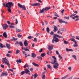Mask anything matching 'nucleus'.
Returning a JSON list of instances; mask_svg holds the SVG:
<instances>
[{"label": "nucleus", "mask_w": 79, "mask_h": 79, "mask_svg": "<svg viewBox=\"0 0 79 79\" xmlns=\"http://www.w3.org/2000/svg\"><path fill=\"white\" fill-rule=\"evenodd\" d=\"M2 62L6 64H7L9 67V68H10V64L9 63V61H8V60H7L6 58H3L2 59Z\"/></svg>", "instance_id": "obj_1"}, {"label": "nucleus", "mask_w": 79, "mask_h": 79, "mask_svg": "<svg viewBox=\"0 0 79 79\" xmlns=\"http://www.w3.org/2000/svg\"><path fill=\"white\" fill-rule=\"evenodd\" d=\"M57 35V34H54V35L53 38L52 40V42L53 44L54 43V41L56 42H59V39H58V38L56 37Z\"/></svg>", "instance_id": "obj_2"}, {"label": "nucleus", "mask_w": 79, "mask_h": 79, "mask_svg": "<svg viewBox=\"0 0 79 79\" xmlns=\"http://www.w3.org/2000/svg\"><path fill=\"white\" fill-rule=\"evenodd\" d=\"M6 6L7 8H11V6H13V4L12 2H9L6 3Z\"/></svg>", "instance_id": "obj_3"}, {"label": "nucleus", "mask_w": 79, "mask_h": 79, "mask_svg": "<svg viewBox=\"0 0 79 79\" xmlns=\"http://www.w3.org/2000/svg\"><path fill=\"white\" fill-rule=\"evenodd\" d=\"M18 5L19 7L21 8H22L23 10H26V7H25V6H23L21 5V4H20V3H18Z\"/></svg>", "instance_id": "obj_4"}, {"label": "nucleus", "mask_w": 79, "mask_h": 79, "mask_svg": "<svg viewBox=\"0 0 79 79\" xmlns=\"http://www.w3.org/2000/svg\"><path fill=\"white\" fill-rule=\"evenodd\" d=\"M58 66H59V64L57 63H55V64L53 65V67L54 69H57Z\"/></svg>", "instance_id": "obj_5"}, {"label": "nucleus", "mask_w": 79, "mask_h": 79, "mask_svg": "<svg viewBox=\"0 0 79 79\" xmlns=\"http://www.w3.org/2000/svg\"><path fill=\"white\" fill-rule=\"evenodd\" d=\"M48 48L49 51H51V50H52L53 48V44H51L50 45H49Z\"/></svg>", "instance_id": "obj_6"}, {"label": "nucleus", "mask_w": 79, "mask_h": 79, "mask_svg": "<svg viewBox=\"0 0 79 79\" xmlns=\"http://www.w3.org/2000/svg\"><path fill=\"white\" fill-rule=\"evenodd\" d=\"M2 27L4 30H6L8 27V25L7 24H4L2 25Z\"/></svg>", "instance_id": "obj_7"}, {"label": "nucleus", "mask_w": 79, "mask_h": 79, "mask_svg": "<svg viewBox=\"0 0 79 79\" xmlns=\"http://www.w3.org/2000/svg\"><path fill=\"white\" fill-rule=\"evenodd\" d=\"M58 21L60 23H65V24H68V22H65V21H64L63 20L60 19H58Z\"/></svg>", "instance_id": "obj_8"}, {"label": "nucleus", "mask_w": 79, "mask_h": 79, "mask_svg": "<svg viewBox=\"0 0 79 79\" xmlns=\"http://www.w3.org/2000/svg\"><path fill=\"white\" fill-rule=\"evenodd\" d=\"M31 6H40V3L36 2L34 4H31Z\"/></svg>", "instance_id": "obj_9"}, {"label": "nucleus", "mask_w": 79, "mask_h": 79, "mask_svg": "<svg viewBox=\"0 0 79 79\" xmlns=\"http://www.w3.org/2000/svg\"><path fill=\"white\" fill-rule=\"evenodd\" d=\"M8 75V73L7 72H2L1 74V76H7Z\"/></svg>", "instance_id": "obj_10"}, {"label": "nucleus", "mask_w": 79, "mask_h": 79, "mask_svg": "<svg viewBox=\"0 0 79 79\" xmlns=\"http://www.w3.org/2000/svg\"><path fill=\"white\" fill-rule=\"evenodd\" d=\"M71 41H72L75 44H77V42H76V41L73 38H71L70 40Z\"/></svg>", "instance_id": "obj_11"}, {"label": "nucleus", "mask_w": 79, "mask_h": 79, "mask_svg": "<svg viewBox=\"0 0 79 79\" xmlns=\"http://www.w3.org/2000/svg\"><path fill=\"white\" fill-rule=\"evenodd\" d=\"M45 9L43 8L42 10L40 9V11L39 13H45Z\"/></svg>", "instance_id": "obj_12"}, {"label": "nucleus", "mask_w": 79, "mask_h": 79, "mask_svg": "<svg viewBox=\"0 0 79 79\" xmlns=\"http://www.w3.org/2000/svg\"><path fill=\"white\" fill-rule=\"evenodd\" d=\"M24 45L25 46H28V43H27V41L25 40V42H24Z\"/></svg>", "instance_id": "obj_13"}, {"label": "nucleus", "mask_w": 79, "mask_h": 79, "mask_svg": "<svg viewBox=\"0 0 79 79\" xmlns=\"http://www.w3.org/2000/svg\"><path fill=\"white\" fill-rule=\"evenodd\" d=\"M3 35L5 38H7V34H6V32H4L3 33Z\"/></svg>", "instance_id": "obj_14"}, {"label": "nucleus", "mask_w": 79, "mask_h": 79, "mask_svg": "<svg viewBox=\"0 0 79 79\" xmlns=\"http://www.w3.org/2000/svg\"><path fill=\"white\" fill-rule=\"evenodd\" d=\"M24 71H25V73H26V74H27V73H30V71H29V70L27 69H25Z\"/></svg>", "instance_id": "obj_15"}, {"label": "nucleus", "mask_w": 79, "mask_h": 79, "mask_svg": "<svg viewBox=\"0 0 79 79\" xmlns=\"http://www.w3.org/2000/svg\"><path fill=\"white\" fill-rule=\"evenodd\" d=\"M31 57L32 58H35L36 57V54L34 53H31Z\"/></svg>", "instance_id": "obj_16"}, {"label": "nucleus", "mask_w": 79, "mask_h": 79, "mask_svg": "<svg viewBox=\"0 0 79 79\" xmlns=\"http://www.w3.org/2000/svg\"><path fill=\"white\" fill-rule=\"evenodd\" d=\"M51 8H50V7L48 6L44 8V10H45V11H48V10H50Z\"/></svg>", "instance_id": "obj_17"}, {"label": "nucleus", "mask_w": 79, "mask_h": 79, "mask_svg": "<svg viewBox=\"0 0 79 79\" xmlns=\"http://www.w3.org/2000/svg\"><path fill=\"white\" fill-rule=\"evenodd\" d=\"M16 61L18 64H19V63H21L22 62V61H21L20 59H19V60H17Z\"/></svg>", "instance_id": "obj_18"}, {"label": "nucleus", "mask_w": 79, "mask_h": 79, "mask_svg": "<svg viewBox=\"0 0 79 79\" xmlns=\"http://www.w3.org/2000/svg\"><path fill=\"white\" fill-rule=\"evenodd\" d=\"M37 58H38V60L40 61V60H42V57L40 56H38L37 57Z\"/></svg>", "instance_id": "obj_19"}, {"label": "nucleus", "mask_w": 79, "mask_h": 79, "mask_svg": "<svg viewBox=\"0 0 79 79\" xmlns=\"http://www.w3.org/2000/svg\"><path fill=\"white\" fill-rule=\"evenodd\" d=\"M0 48H3V47L5 48V47H6V46H5V45H3V44L2 43H0Z\"/></svg>", "instance_id": "obj_20"}, {"label": "nucleus", "mask_w": 79, "mask_h": 79, "mask_svg": "<svg viewBox=\"0 0 79 79\" xmlns=\"http://www.w3.org/2000/svg\"><path fill=\"white\" fill-rule=\"evenodd\" d=\"M57 31V27L56 26H54V32H56Z\"/></svg>", "instance_id": "obj_21"}, {"label": "nucleus", "mask_w": 79, "mask_h": 79, "mask_svg": "<svg viewBox=\"0 0 79 79\" xmlns=\"http://www.w3.org/2000/svg\"><path fill=\"white\" fill-rule=\"evenodd\" d=\"M66 52H73V50L71 49H68V48H66Z\"/></svg>", "instance_id": "obj_22"}, {"label": "nucleus", "mask_w": 79, "mask_h": 79, "mask_svg": "<svg viewBox=\"0 0 79 79\" xmlns=\"http://www.w3.org/2000/svg\"><path fill=\"white\" fill-rule=\"evenodd\" d=\"M22 53L24 55L25 58H27V54H26V53H27L26 52H25V51H22Z\"/></svg>", "instance_id": "obj_23"}, {"label": "nucleus", "mask_w": 79, "mask_h": 79, "mask_svg": "<svg viewBox=\"0 0 79 79\" xmlns=\"http://www.w3.org/2000/svg\"><path fill=\"white\" fill-rule=\"evenodd\" d=\"M6 45L7 48H9V49H10V48H11V47H10V45L9 44L6 43Z\"/></svg>", "instance_id": "obj_24"}, {"label": "nucleus", "mask_w": 79, "mask_h": 79, "mask_svg": "<svg viewBox=\"0 0 79 79\" xmlns=\"http://www.w3.org/2000/svg\"><path fill=\"white\" fill-rule=\"evenodd\" d=\"M32 64L34 66H37V67H39V64H37L34 62L32 63Z\"/></svg>", "instance_id": "obj_25"}, {"label": "nucleus", "mask_w": 79, "mask_h": 79, "mask_svg": "<svg viewBox=\"0 0 79 79\" xmlns=\"http://www.w3.org/2000/svg\"><path fill=\"white\" fill-rule=\"evenodd\" d=\"M60 30L61 31H62V32H66V29L62 28H61L60 29Z\"/></svg>", "instance_id": "obj_26"}, {"label": "nucleus", "mask_w": 79, "mask_h": 79, "mask_svg": "<svg viewBox=\"0 0 79 79\" xmlns=\"http://www.w3.org/2000/svg\"><path fill=\"white\" fill-rule=\"evenodd\" d=\"M16 32H21L22 31L21 30H19V29L16 28Z\"/></svg>", "instance_id": "obj_27"}, {"label": "nucleus", "mask_w": 79, "mask_h": 79, "mask_svg": "<svg viewBox=\"0 0 79 79\" xmlns=\"http://www.w3.org/2000/svg\"><path fill=\"white\" fill-rule=\"evenodd\" d=\"M8 8H7V10L9 13H11V7H7Z\"/></svg>", "instance_id": "obj_28"}, {"label": "nucleus", "mask_w": 79, "mask_h": 79, "mask_svg": "<svg viewBox=\"0 0 79 79\" xmlns=\"http://www.w3.org/2000/svg\"><path fill=\"white\" fill-rule=\"evenodd\" d=\"M19 44L20 45L21 47H23V42H19Z\"/></svg>", "instance_id": "obj_29"}, {"label": "nucleus", "mask_w": 79, "mask_h": 79, "mask_svg": "<svg viewBox=\"0 0 79 79\" xmlns=\"http://www.w3.org/2000/svg\"><path fill=\"white\" fill-rule=\"evenodd\" d=\"M72 57H73V58H74V59H75V60H77V58H76V56L74 55H72Z\"/></svg>", "instance_id": "obj_30"}, {"label": "nucleus", "mask_w": 79, "mask_h": 79, "mask_svg": "<svg viewBox=\"0 0 79 79\" xmlns=\"http://www.w3.org/2000/svg\"><path fill=\"white\" fill-rule=\"evenodd\" d=\"M46 31L48 32V33H49L50 32V28H49V27H48L46 28Z\"/></svg>", "instance_id": "obj_31"}, {"label": "nucleus", "mask_w": 79, "mask_h": 79, "mask_svg": "<svg viewBox=\"0 0 79 79\" xmlns=\"http://www.w3.org/2000/svg\"><path fill=\"white\" fill-rule=\"evenodd\" d=\"M56 37H57L60 38V39H63V36H61L58 35H57Z\"/></svg>", "instance_id": "obj_32"}, {"label": "nucleus", "mask_w": 79, "mask_h": 79, "mask_svg": "<svg viewBox=\"0 0 79 79\" xmlns=\"http://www.w3.org/2000/svg\"><path fill=\"white\" fill-rule=\"evenodd\" d=\"M33 76H34V79H35L37 76H38V75L37 73H35L34 75Z\"/></svg>", "instance_id": "obj_33"}, {"label": "nucleus", "mask_w": 79, "mask_h": 79, "mask_svg": "<svg viewBox=\"0 0 79 79\" xmlns=\"http://www.w3.org/2000/svg\"><path fill=\"white\" fill-rule=\"evenodd\" d=\"M19 52H20V51H19V50L17 49L16 50L15 54L16 55H18V53H19Z\"/></svg>", "instance_id": "obj_34"}, {"label": "nucleus", "mask_w": 79, "mask_h": 79, "mask_svg": "<svg viewBox=\"0 0 79 79\" xmlns=\"http://www.w3.org/2000/svg\"><path fill=\"white\" fill-rule=\"evenodd\" d=\"M40 56L42 57H44L45 56V53H42L40 55Z\"/></svg>", "instance_id": "obj_35"}, {"label": "nucleus", "mask_w": 79, "mask_h": 79, "mask_svg": "<svg viewBox=\"0 0 79 79\" xmlns=\"http://www.w3.org/2000/svg\"><path fill=\"white\" fill-rule=\"evenodd\" d=\"M9 27L10 29H12L13 28H15V26L12 25H10Z\"/></svg>", "instance_id": "obj_36"}, {"label": "nucleus", "mask_w": 79, "mask_h": 79, "mask_svg": "<svg viewBox=\"0 0 79 79\" xmlns=\"http://www.w3.org/2000/svg\"><path fill=\"white\" fill-rule=\"evenodd\" d=\"M64 44H69V42H68V41H66L64 40Z\"/></svg>", "instance_id": "obj_37"}, {"label": "nucleus", "mask_w": 79, "mask_h": 79, "mask_svg": "<svg viewBox=\"0 0 79 79\" xmlns=\"http://www.w3.org/2000/svg\"><path fill=\"white\" fill-rule=\"evenodd\" d=\"M68 75H67L66 76H65V77H62L61 78L62 79H66V78L67 77H68Z\"/></svg>", "instance_id": "obj_38"}, {"label": "nucleus", "mask_w": 79, "mask_h": 79, "mask_svg": "<svg viewBox=\"0 0 79 79\" xmlns=\"http://www.w3.org/2000/svg\"><path fill=\"white\" fill-rule=\"evenodd\" d=\"M47 66L48 68H49V69H51V68H52V67L51 66H50V64L47 65Z\"/></svg>", "instance_id": "obj_39"}, {"label": "nucleus", "mask_w": 79, "mask_h": 79, "mask_svg": "<svg viewBox=\"0 0 79 79\" xmlns=\"http://www.w3.org/2000/svg\"><path fill=\"white\" fill-rule=\"evenodd\" d=\"M24 73H25V71H23L21 73V75H23V74H24Z\"/></svg>", "instance_id": "obj_40"}, {"label": "nucleus", "mask_w": 79, "mask_h": 79, "mask_svg": "<svg viewBox=\"0 0 79 79\" xmlns=\"http://www.w3.org/2000/svg\"><path fill=\"white\" fill-rule=\"evenodd\" d=\"M33 38V36H30L28 37V39H32Z\"/></svg>", "instance_id": "obj_41"}, {"label": "nucleus", "mask_w": 79, "mask_h": 79, "mask_svg": "<svg viewBox=\"0 0 79 79\" xmlns=\"http://www.w3.org/2000/svg\"><path fill=\"white\" fill-rule=\"evenodd\" d=\"M29 66V65L27 64H25V65H24L23 66L24 68H26V67H28Z\"/></svg>", "instance_id": "obj_42"}, {"label": "nucleus", "mask_w": 79, "mask_h": 79, "mask_svg": "<svg viewBox=\"0 0 79 79\" xmlns=\"http://www.w3.org/2000/svg\"><path fill=\"white\" fill-rule=\"evenodd\" d=\"M64 19H69V17H66L65 16L64 17Z\"/></svg>", "instance_id": "obj_43"}, {"label": "nucleus", "mask_w": 79, "mask_h": 79, "mask_svg": "<svg viewBox=\"0 0 79 79\" xmlns=\"http://www.w3.org/2000/svg\"><path fill=\"white\" fill-rule=\"evenodd\" d=\"M54 15L55 16H56L57 17H59V16L58 15L57 13H56V12H55V13Z\"/></svg>", "instance_id": "obj_44"}, {"label": "nucleus", "mask_w": 79, "mask_h": 79, "mask_svg": "<svg viewBox=\"0 0 79 79\" xmlns=\"http://www.w3.org/2000/svg\"><path fill=\"white\" fill-rule=\"evenodd\" d=\"M76 14H72V15L70 16V18H72L73 16H76Z\"/></svg>", "instance_id": "obj_45"}, {"label": "nucleus", "mask_w": 79, "mask_h": 79, "mask_svg": "<svg viewBox=\"0 0 79 79\" xmlns=\"http://www.w3.org/2000/svg\"><path fill=\"white\" fill-rule=\"evenodd\" d=\"M59 57L60 58V60H62L63 59V57L60 55V54L59 55Z\"/></svg>", "instance_id": "obj_46"}, {"label": "nucleus", "mask_w": 79, "mask_h": 79, "mask_svg": "<svg viewBox=\"0 0 79 79\" xmlns=\"http://www.w3.org/2000/svg\"><path fill=\"white\" fill-rule=\"evenodd\" d=\"M45 75H43L42 77V79H45Z\"/></svg>", "instance_id": "obj_47"}, {"label": "nucleus", "mask_w": 79, "mask_h": 79, "mask_svg": "<svg viewBox=\"0 0 79 79\" xmlns=\"http://www.w3.org/2000/svg\"><path fill=\"white\" fill-rule=\"evenodd\" d=\"M6 56H7V57H10V56H11L9 54H6Z\"/></svg>", "instance_id": "obj_48"}, {"label": "nucleus", "mask_w": 79, "mask_h": 79, "mask_svg": "<svg viewBox=\"0 0 79 79\" xmlns=\"http://www.w3.org/2000/svg\"><path fill=\"white\" fill-rule=\"evenodd\" d=\"M78 46V44H75L73 45V47H77Z\"/></svg>", "instance_id": "obj_49"}, {"label": "nucleus", "mask_w": 79, "mask_h": 79, "mask_svg": "<svg viewBox=\"0 0 79 79\" xmlns=\"http://www.w3.org/2000/svg\"><path fill=\"white\" fill-rule=\"evenodd\" d=\"M24 50L25 51H29V50L27 48H24Z\"/></svg>", "instance_id": "obj_50"}, {"label": "nucleus", "mask_w": 79, "mask_h": 79, "mask_svg": "<svg viewBox=\"0 0 79 79\" xmlns=\"http://www.w3.org/2000/svg\"><path fill=\"white\" fill-rule=\"evenodd\" d=\"M50 34L52 35H53L54 34V32H53L52 31H51L50 33Z\"/></svg>", "instance_id": "obj_51"}, {"label": "nucleus", "mask_w": 79, "mask_h": 79, "mask_svg": "<svg viewBox=\"0 0 79 79\" xmlns=\"http://www.w3.org/2000/svg\"><path fill=\"white\" fill-rule=\"evenodd\" d=\"M43 51V49L42 48H41L40 50L39 51V52H40V53H42Z\"/></svg>", "instance_id": "obj_52"}, {"label": "nucleus", "mask_w": 79, "mask_h": 79, "mask_svg": "<svg viewBox=\"0 0 79 79\" xmlns=\"http://www.w3.org/2000/svg\"><path fill=\"white\" fill-rule=\"evenodd\" d=\"M34 42H37V38H35L34 40H33Z\"/></svg>", "instance_id": "obj_53"}, {"label": "nucleus", "mask_w": 79, "mask_h": 79, "mask_svg": "<svg viewBox=\"0 0 79 79\" xmlns=\"http://www.w3.org/2000/svg\"><path fill=\"white\" fill-rule=\"evenodd\" d=\"M74 18H75L76 19H77V18H79V16L78 15H76L74 16Z\"/></svg>", "instance_id": "obj_54"}, {"label": "nucleus", "mask_w": 79, "mask_h": 79, "mask_svg": "<svg viewBox=\"0 0 79 79\" xmlns=\"http://www.w3.org/2000/svg\"><path fill=\"white\" fill-rule=\"evenodd\" d=\"M40 33H36L35 35L36 36V37H38V36H39V35H40Z\"/></svg>", "instance_id": "obj_55"}, {"label": "nucleus", "mask_w": 79, "mask_h": 79, "mask_svg": "<svg viewBox=\"0 0 79 79\" xmlns=\"http://www.w3.org/2000/svg\"><path fill=\"white\" fill-rule=\"evenodd\" d=\"M12 39L14 40H17L18 38H15V37H13Z\"/></svg>", "instance_id": "obj_56"}, {"label": "nucleus", "mask_w": 79, "mask_h": 79, "mask_svg": "<svg viewBox=\"0 0 79 79\" xmlns=\"http://www.w3.org/2000/svg\"><path fill=\"white\" fill-rule=\"evenodd\" d=\"M33 69H34V68H30V70L31 72H32L33 71Z\"/></svg>", "instance_id": "obj_57"}, {"label": "nucleus", "mask_w": 79, "mask_h": 79, "mask_svg": "<svg viewBox=\"0 0 79 79\" xmlns=\"http://www.w3.org/2000/svg\"><path fill=\"white\" fill-rule=\"evenodd\" d=\"M52 58H53L54 60H56V58L55 56H52Z\"/></svg>", "instance_id": "obj_58"}, {"label": "nucleus", "mask_w": 79, "mask_h": 79, "mask_svg": "<svg viewBox=\"0 0 79 79\" xmlns=\"http://www.w3.org/2000/svg\"><path fill=\"white\" fill-rule=\"evenodd\" d=\"M22 36V35H18V37L19 38Z\"/></svg>", "instance_id": "obj_59"}, {"label": "nucleus", "mask_w": 79, "mask_h": 79, "mask_svg": "<svg viewBox=\"0 0 79 79\" xmlns=\"http://www.w3.org/2000/svg\"><path fill=\"white\" fill-rule=\"evenodd\" d=\"M56 54L57 55H60V54H59V52H58V51H56Z\"/></svg>", "instance_id": "obj_60"}, {"label": "nucleus", "mask_w": 79, "mask_h": 79, "mask_svg": "<svg viewBox=\"0 0 79 79\" xmlns=\"http://www.w3.org/2000/svg\"><path fill=\"white\" fill-rule=\"evenodd\" d=\"M18 19H15V23L16 24H18Z\"/></svg>", "instance_id": "obj_61"}, {"label": "nucleus", "mask_w": 79, "mask_h": 79, "mask_svg": "<svg viewBox=\"0 0 79 79\" xmlns=\"http://www.w3.org/2000/svg\"><path fill=\"white\" fill-rule=\"evenodd\" d=\"M64 11V9H63L61 11V13L62 14H63V12Z\"/></svg>", "instance_id": "obj_62"}, {"label": "nucleus", "mask_w": 79, "mask_h": 79, "mask_svg": "<svg viewBox=\"0 0 79 79\" xmlns=\"http://www.w3.org/2000/svg\"><path fill=\"white\" fill-rule=\"evenodd\" d=\"M46 73V72H43L42 73V75H44V74H45Z\"/></svg>", "instance_id": "obj_63"}, {"label": "nucleus", "mask_w": 79, "mask_h": 79, "mask_svg": "<svg viewBox=\"0 0 79 79\" xmlns=\"http://www.w3.org/2000/svg\"><path fill=\"white\" fill-rule=\"evenodd\" d=\"M1 66L2 68H4V65L3 64H1Z\"/></svg>", "instance_id": "obj_64"}]
</instances>
